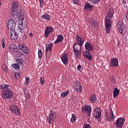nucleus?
<instances>
[{"label": "nucleus", "mask_w": 128, "mask_h": 128, "mask_svg": "<svg viewBox=\"0 0 128 128\" xmlns=\"http://www.w3.org/2000/svg\"><path fill=\"white\" fill-rule=\"evenodd\" d=\"M16 64H13L12 65V67L16 69Z\"/></svg>", "instance_id": "53"}, {"label": "nucleus", "mask_w": 128, "mask_h": 128, "mask_svg": "<svg viewBox=\"0 0 128 128\" xmlns=\"http://www.w3.org/2000/svg\"><path fill=\"white\" fill-rule=\"evenodd\" d=\"M24 18H19V25H18V28L20 30H22L26 28V24L24 23Z\"/></svg>", "instance_id": "11"}, {"label": "nucleus", "mask_w": 128, "mask_h": 128, "mask_svg": "<svg viewBox=\"0 0 128 128\" xmlns=\"http://www.w3.org/2000/svg\"><path fill=\"white\" fill-rule=\"evenodd\" d=\"M82 108L83 112H86L88 116H90V114L92 113V108L90 105H86Z\"/></svg>", "instance_id": "9"}, {"label": "nucleus", "mask_w": 128, "mask_h": 128, "mask_svg": "<svg viewBox=\"0 0 128 128\" xmlns=\"http://www.w3.org/2000/svg\"><path fill=\"white\" fill-rule=\"evenodd\" d=\"M16 18H24V11L20 10L16 12Z\"/></svg>", "instance_id": "23"}, {"label": "nucleus", "mask_w": 128, "mask_h": 128, "mask_svg": "<svg viewBox=\"0 0 128 128\" xmlns=\"http://www.w3.org/2000/svg\"><path fill=\"white\" fill-rule=\"evenodd\" d=\"M72 2H73V4H80V2L78 1V0H72Z\"/></svg>", "instance_id": "46"}, {"label": "nucleus", "mask_w": 128, "mask_h": 128, "mask_svg": "<svg viewBox=\"0 0 128 128\" xmlns=\"http://www.w3.org/2000/svg\"><path fill=\"white\" fill-rule=\"evenodd\" d=\"M18 48L20 50H22L23 52H24V54H28V48L26 46L22 45V44H19Z\"/></svg>", "instance_id": "20"}, {"label": "nucleus", "mask_w": 128, "mask_h": 128, "mask_svg": "<svg viewBox=\"0 0 128 128\" xmlns=\"http://www.w3.org/2000/svg\"><path fill=\"white\" fill-rule=\"evenodd\" d=\"M48 122L50 124L51 122H52L54 120V113L50 112L49 116L48 118Z\"/></svg>", "instance_id": "24"}, {"label": "nucleus", "mask_w": 128, "mask_h": 128, "mask_svg": "<svg viewBox=\"0 0 128 128\" xmlns=\"http://www.w3.org/2000/svg\"><path fill=\"white\" fill-rule=\"evenodd\" d=\"M9 48L11 52H18V48L14 44H10L9 46Z\"/></svg>", "instance_id": "21"}, {"label": "nucleus", "mask_w": 128, "mask_h": 128, "mask_svg": "<svg viewBox=\"0 0 128 128\" xmlns=\"http://www.w3.org/2000/svg\"><path fill=\"white\" fill-rule=\"evenodd\" d=\"M124 4H126V2H124Z\"/></svg>", "instance_id": "60"}, {"label": "nucleus", "mask_w": 128, "mask_h": 128, "mask_svg": "<svg viewBox=\"0 0 128 128\" xmlns=\"http://www.w3.org/2000/svg\"><path fill=\"white\" fill-rule=\"evenodd\" d=\"M13 96L14 92L10 90V89L2 91V97L4 100H10V98H12Z\"/></svg>", "instance_id": "3"}, {"label": "nucleus", "mask_w": 128, "mask_h": 128, "mask_svg": "<svg viewBox=\"0 0 128 128\" xmlns=\"http://www.w3.org/2000/svg\"><path fill=\"white\" fill-rule=\"evenodd\" d=\"M118 28H119V32L120 34H122L124 32V24L122 22H119L118 24Z\"/></svg>", "instance_id": "25"}, {"label": "nucleus", "mask_w": 128, "mask_h": 128, "mask_svg": "<svg viewBox=\"0 0 128 128\" xmlns=\"http://www.w3.org/2000/svg\"><path fill=\"white\" fill-rule=\"evenodd\" d=\"M20 65L18 64H16V69L15 70H18L20 68Z\"/></svg>", "instance_id": "50"}, {"label": "nucleus", "mask_w": 128, "mask_h": 128, "mask_svg": "<svg viewBox=\"0 0 128 128\" xmlns=\"http://www.w3.org/2000/svg\"><path fill=\"white\" fill-rule=\"evenodd\" d=\"M70 94V91H66L65 92H63L61 93L60 96L61 98H66V96H68Z\"/></svg>", "instance_id": "32"}, {"label": "nucleus", "mask_w": 128, "mask_h": 128, "mask_svg": "<svg viewBox=\"0 0 128 128\" xmlns=\"http://www.w3.org/2000/svg\"><path fill=\"white\" fill-rule=\"evenodd\" d=\"M10 85L5 84L0 86V90H10Z\"/></svg>", "instance_id": "27"}, {"label": "nucleus", "mask_w": 128, "mask_h": 128, "mask_svg": "<svg viewBox=\"0 0 128 128\" xmlns=\"http://www.w3.org/2000/svg\"><path fill=\"white\" fill-rule=\"evenodd\" d=\"M10 38L11 40H18V34L16 31L12 30L10 31Z\"/></svg>", "instance_id": "15"}, {"label": "nucleus", "mask_w": 128, "mask_h": 128, "mask_svg": "<svg viewBox=\"0 0 128 128\" xmlns=\"http://www.w3.org/2000/svg\"><path fill=\"white\" fill-rule=\"evenodd\" d=\"M24 96H26V98L28 100V98H30V94L28 93H26L24 92Z\"/></svg>", "instance_id": "48"}, {"label": "nucleus", "mask_w": 128, "mask_h": 128, "mask_svg": "<svg viewBox=\"0 0 128 128\" xmlns=\"http://www.w3.org/2000/svg\"><path fill=\"white\" fill-rule=\"evenodd\" d=\"M83 55L84 58L89 60H92V53L85 51L83 52Z\"/></svg>", "instance_id": "14"}, {"label": "nucleus", "mask_w": 128, "mask_h": 128, "mask_svg": "<svg viewBox=\"0 0 128 128\" xmlns=\"http://www.w3.org/2000/svg\"><path fill=\"white\" fill-rule=\"evenodd\" d=\"M110 64L111 66L118 68V60L117 58H112L110 61Z\"/></svg>", "instance_id": "10"}, {"label": "nucleus", "mask_w": 128, "mask_h": 128, "mask_svg": "<svg viewBox=\"0 0 128 128\" xmlns=\"http://www.w3.org/2000/svg\"><path fill=\"white\" fill-rule=\"evenodd\" d=\"M114 14V10L113 8H110L107 16H106V34H110V26L112 22V16Z\"/></svg>", "instance_id": "1"}, {"label": "nucleus", "mask_w": 128, "mask_h": 128, "mask_svg": "<svg viewBox=\"0 0 128 128\" xmlns=\"http://www.w3.org/2000/svg\"><path fill=\"white\" fill-rule=\"evenodd\" d=\"M16 53V54L17 56L18 57H20V56H22L24 54H22V51H20L18 50H18L17 52H15Z\"/></svg>", "instance_id": "38"}, {"label": "nucleus", "mask_w": 128, "mask_h": 128, "mask_svg": "<svg viewBox=\"0 0 128 128\" xmlns=\"http://www.w3.org/2000/svg\"><path fill=\"white\" fill-rule=\"evenodd\" d=\"M75 44H76L75 45V50H82V46H80L78 43L75 42Z\"/></svg>", "instance_id": "35"}, {"label": "nucleus", "mask_w": 128, "mask_h": 128, "mask_svg": "<svg viewBox=\"0 0 128 128\" xmlns=\"http://www.w3.org/2000/svg\"><path fill=\"white\" fill-rule=\"evenodd\" d=\"M118 94H120V90H118V88H115L113 91L114 98H116V96H118Z\"/></svg>", "instance_id": "28"}, {"label": "nucleus", "mask_w": 128, "mask_h": 128, "mask_svg": "<svg viewBox=\"0 0 128 128\" xmlns=\"http://www.w3.org/2000/svg\"><path fill=\"white\" fill-rule=\"evenodd\" d=\"M124 122H126V119L124 118L120 117L118 118V119L115 122L116 128H122V126H124Z\"/></svg>", "instance_id": "4"}, {"label": "nucleus", "mask_w": 128, "mask_h": 128, "mask_svg": "<svg viewBox=\"0 0 128 128\" xmlns=\"http://www.w3.org/2000/svg\"><path fill=\"white\" fill-rule=\"evenodd\" d=\"M42 18L44 20H50V16L49 15H48L46 14L42 15Z\"/></svg>", "instance_id": "31"}, {"label": "nucleus", "mask_w": 128, "mask_h": 128, "mask_svg": "<svg viewBox=\"0 0 128 128\" xmlns=\"http://www.w3.org/2000/svg\"><path fill=\"white\" fill-rule=\"evenodd\" d=\"M80 68H82V66L81 65H78V66H77V70H80Z\"/></svg>", "instance_id": "51"}, {"label": "nucleus", "mask_w": 128, "mask_h": 128, "mask_svg": "<svg viewBox=\"0 0 128 128\" xmlns=\"http://www.w3.org/2000/svg\"><path fill=\"white\" fill-rule=\"evenodd\" d=\"M30 78H26V82L24 83L25 86H28V82H30Z\"/></svg>", "instance_id": "44"}, {"label": "nucleus", "mask_w": 128, "mask_h": 128, "mask_svg": "<svg viewBox=\"0 0 128 128\" xmlns=\"http://www.w3.org/2000/svg\"><path fill=\"white\" fill-rule=\"evenodd\" d=\"M72 100H78V98L76 97V96H74H74H72Z\"/></svg>", "instance_id": "49"}, {"label": "nucleus", "mask_w": 128, "mask_h": 128, "mask_svg": "<svg viewBox=\"0 0 128 128\" xmlns=\"http://www.w3.org/2000/svg\"><path fill=\"white\" fill-rule=\"evenodd\" d=\"M4 46H6V44L4 43L2 44V48H4Z\"/></svg>", "instance_id": "54"}, {"label": "nucleus", "mask_w": 128, "mask_h": 128, "mask_svg": "<svg viewBox=\"0 0 128 128\" xmlns=\"http://www.w3.org/2000/svg\"><path fill=\"white\" fill-rule=\"evenodd\" d=\"M8 28L10 30V32H12L14 30V28H16V24L14 20L13 19H12L8 21Z\"/></svg>", "instance_id": "7"}, {"label": "nucleus", "mask_w": 128, "mask_h": 128, "mask_svg": "<svg viewBox=\"0 0 128 128\" xmlns=\"http://www.w3.org/2000/svg\"><path fill=\"white\" fill-rule=\"evenodd\" d=\"M2 68L4 72H8V68H6V65L2 64Z\"/></svg>", "instance_id": "40"}, {"label": "nucleus", "mask_w": 128, "mask_h": 128, "mask_svg": "<svg viewBox=\"0 0 128 128\" xmlns=\"http://www.w3.org/2000/svg\"><path fill=\"white\" fill-rule=\"evenodd\" d=\"M29 35L30 36H34V34H32V33H30Z\"/></svg>", "instance_id": "57"}, {"label": "nucleus", "mask_w": 128, "mask_h": 128, "mask_svg": "<svg viewBox=\"0 0 128 128\" xmlns=\"http://www.w3.org/2000/svg\"><path fill=\"white\" fill-rule=\"evenodd\" d=\"M124 4H126V2H124Z\"/></svg>", "instance_id": "59"}, {"label": "nucleus", "mask_w": 128, "mask_h": 128, "mask_svg": "<svg viewBox=\"0 0 128 128\" xmlns=\"http://www.w3.org/2000/svg\"><path fill=\"white\" fill-rule=\"evenodd\" d=\"M61 60L63 62L64 64L66 66L68 64V56L66 54H64L61 57Z\"/></svg>", "instance_id": "18"}, {"label": "nucleus", "mask_w": 128, "mask_h": 128, "mask_svg": "<svg viewBox=\"0 0 128 128\" xmlns=\"http://www.w3.org/2000/svg\"><path fill=\"white\" fill-rule=\"evenodd\" d=\"M62 40H64V36H62V34H58L57 36V38L54 41V44H58L62 42Z\"/></svg>", "instance_id": "19"}, {"label": "nucleus", "mask_w": 128, "mask_h": 128, "mask_svg": "<svg viewBox=\"0 0 128 128\" xmlns=\"http://www.w3.org/2000/svg\"><path fill=\"white\" fill-rule=\"evenodd\" d=\"M40 82L41 84H44V80H46V78H44V76H42L40 77Z\"/></svg>", "instance_id": "41"}, {"label": "nucleus", "mask_w": 128, "mask_h": 128, "mask_svg": "<svg viewBox=\"0 0 128 128\" xmlns=\"http://www.w3.org/2000/svg\"><path fill=\"white\" fill-rule=\"evenodd\" d=\"M97 100L96 96L95 94H92L89 96V100L92 104H96Z\"/></svg>", "instance_id": "17"}, {"label": "nucleus", "mask_w": 128, "mask_h": 128, "mask_svg": "<svg viewBox=\"0 0 128 128\" xmlns=\"http://www.w3.org/2000/svg\"><path fill=\"white\" fill-rule=\"evenodd\" d=\"M126 18L127 20H128V11H127V13L126 14Z\"/></svg>", "instance_id": "56"}, {"label": "nucleus", "mask_w": 128, "mask_h": 128, "mask_svg": "<svg viewBox=\"0 0 128 128\" xmlns=\"http://www.w3.org/2000/svg\"><path fill=\"white\" fill-rule=\"evenodd\" d=\"M110 118L112 120V122H114V119L116 118V116L114 114V112H112V110H111V111L110 112Z\"/></svg>", "instance_id": "30"}, {"label": "nucleus", "mask_w": 128, "mask_h": 128, "mask_svg": "<svg viewBox=\"0 0 128 128\" xmlns=\"http://www.w3.org/2000/svg\"><path fill=\"white\" fill-rule=\"evenodd\" d=\"M85 48L87 52H92L94 50V47L92 45L90 44V43L88 42H87L84 45Z\"/></svg>", "instance_id": "12"}, {"label": "nucleus", "mask_w": 128, "mask_h": 128, "mask_svg": "<svg viewBox=\"0 0 128 128\" xmlns=\"http://www.w3.org/2000/svg\"><path fill=\"white\" fill-rule=\"evenodd\" d=\"M14 78L16 80H18V78H20V74L16 73L14 74Z\"/></svg>", "instance_id": "43"}, {"label": "nucleus", "mask_w": 128, "mask_h": 128, "mask_svg": "<svg viewBox=\"0 0 128 128\" xmlns=\"http://www.w3.org/2000/svg\"><path fill=\"white\" fill-rule=\"evenodd\" d=\"M2 44H4L6 40H4V38H2Z\"/></svg>", "instance_id": "52"}, {"label": "nucleus", "mask_w": 128, "mask_h": 128, "mask_svg": "<svg viewBox=\"0 0 128 128\" xmlns=\"http://www.w3.org/2000/svg\"><path fill=\"white\" fill-rule=\"evenodd\" d=\"M16 62L17 63V64H19L20 66H22V60L20 58H18L16 60Z\"/></svg>", "instance_id": "36"}, {"label": "nucleus", "mask_w": 128, "mask_h": 128, "mask_svg": "<svg viewBox=\"0 0 128 128\" xmlns=\"http://www.w3.org/2000/svg\"><path fill=\"white\" fill-rule=\"evenodd\" d=\"M94 8V6L90 4L88 2H86L84 6V10H92Z\"/></svg>", "instance_id": "26"}, {"label": "nucleus", "mask_w": 128, "mask_h": 128, "mask_svg": "<svg viewBox=\"0 0 128 128\" xmlns=\"http://www.w3.org/2000/svg\"><path fill=\"white\" fill-rule=\"evenodd\" d=\"M90 2L91 4H98L100 3V0H88Z\"/></svg>", "instance_id": "33"}, {"label": "nucleus", "mask_w": 128, "mask_h": 128, "mask_svg": "<svg viewBox=\"0 0 128 128\" xmlns=\"http://www.w3.org/2000/svg\"><path fill=\"white\" fill-rule=\"evenodd\" d=\"M90 24L92 26L93 28H96V21H92L90 22Z\"/></svg>", "instance_id": "39"}, {"label": "nucleus", "mask_w": 128, "mask_h": 128, "mask_svg": "<svg viewBox=\"0 0 128 128\" xmlns=\"http://www.w3.org/2000/svg\"><path fill=\"white\" fill-rule=\"evenodd\" d=\"M106 120H108V122H112V120H110V118H106Z\"/></svg>", "instance_id": "55"}, {"label": "nucleus", "mask_w": 128, "mask_h": 128, "mask_svg": "<svg viewBox=\"0 0 128 128\" xmlns=\"http://www.w3.org/2000/svg\"><path fill=\"white\" fill-rule=\"evenodd\" d=\"M92 114L96 120H100L102 118V109L100 108H96L95 110L93 112Z\"/></svg>", "instance_id": "5"}, {"label": "nucleus", "mask_w": 128, "mask_h": 128, "mask_svg": "<svg viewBox=\"0 0 128 128\" xmlns=\"http://www.w3.org/2000/svg\"><path fill=\"white\" fill-rule=\"evenodd\" d=\"M110 82L112 84H116V79L114 78H110Z\"/></svg>", "instance_id": "42"}, {"label": "nucleus", "mask_w": 128, "mask_h": 128, "mask_svg": "<svg viewBox=\"0 0 128 128\" xmlns=\"http://www.w3.org/2000/svg\"><path fill=\"white\" fill-rule=\"evenodd\" d=\"M54 28L52 26H47L44 30V35L46 38H48V36H50L52 32H54Z\"/></svg>", "instance_id": "8"}, {"label": "nucleus", "mask_w": 128, "mask_h": 128, "mask_svg": "<svg viewBox=\"0 0 128 128\" xmlns=\"http://www.w3.org/2000/svg\"><path fill=\"white\" fill-rule=\"evenodd\" d=\"M72 116L70 120V122H76V116L74 114H72Z\"/></svg>", "instance_id": "34"}, {"label": "nucleus", "mask_w": 128, "mask_h": 128, "mask_svg": "<svg viewBox=\"0 0 128 128\" xmlns=\"http://www.w3.org/2000/svg\"><path fill=\"white\" fill-rule=\"evenodd\" d=\"M76 43H74L73 46V49L74 50V54L76 58L80 59V50H76Z\"/></svg>", "instance_id": "13"}, {"label": "nucleus", "mask_w": 128, "mask_h": 128, "mask_svg": "<svg viewBox=\"0 0 128 128\" xmlns=\"http://www.w3.org/2000/svg\"><path fill=\"white\" fill-rule=\"evenodd\" d=\"M18 2H14L13 4H12L11 8L12 10L10 12V14H11V18H14V14H16V10L18 8Z\"/></svg>", "instance_id": "2"}, {"label": "nucleus", "mask_w": 128, "mask_h": 128, "mask_svg": "<svg viewBox=\"0 0 128 128\" xmlns=\"http://www.w3.org/2000/svg\"><path fill=\"white\" fill-rule=\"evenodd\" d=\"M75 88L77 92H82V86L78 84L75 86Z\"/></svg>", "instance_id": "29"}, {"label": "nucleus", "mask_w": 128, "mask_h": 128, "mask_svg": "<svg viewBox=\"0 0 128 128\" xmlns=\"http://www.w3.org/2000/svg\"><path fill=\"white\" fill-rule=\"evenodd\" d=\"M76 40L78 44L80 46H82V44H84V39L80 38L78 34L76 35Z\"/></svg>", "instance_id": "16"}, {"label": "nucleus", "mask_w": 128, "mask_h": 128, "mask_svg": "<svg viewBox=\"0 0 128 128\" xmlns=\"http://www.w3.org/2000/svg\"><path fill=\"white\" fill-rule=\"evenodd\" d=\"M38 58H42V50L38 51Z\"/></svg>", "instance_id": "37"}, {"label": "nucleus", "mask_w": 128, "mask_h": 128, "mask_svg": "<svg viewBox=\"0 0 128 128\" xmlns=\"http://www.w3.org/2000/svg\"><path fill=\"white\" fill-rule=\"evenodd\" d=\"M2 6V2L0 1V8Z\"/></svg>", "instance_id": "58"}, {"label": "nucleus", "mask_w": 128, "mask_h": 128, "mask_svg": "<svg viewBox=\"0 0 128 128\" xmlns=\"http://www.w3.org/2000/svg\"><path fill=\"white\" fill-rule=\"evenodd\" d=\"M9 110L12 114L20 116V109L18 106L15 105L10 106L9 107Z\"/></svg>", "instance_id": "6"}, {"label": "nucleus", "mask_w": 128, "mask_h": 128, "mask_svg": "<svg viewBox=\"0 0 128 128\" xmlns=\"http://www.w3.org/2000/svg\"><path fill=\"white\" fill-rule=\"evenodd\" d=\"M90 124H84L83 128H91Z\"/></svg>", "instance_id": "45"}, {"label": "nucleus", "mask_w": 128, "mask_h": 128, "mask_svg": "<svg viewBox=\"0 0 128 128\" xmlns=\"http://www.w3.org/2000/svg\"><path fill=\"white\" fill-rule=\"evenodd\" d=\"M39 2H40V8H42V6H44V0H39Z\"/></svg>", "instance_id": "47"}, {"label": "nucleus", "mask_w": 128, "mask_h": 128, "mask_svg": "<svg viewBox=\"0 0 128 128\" xmlns=\"http://www.w3.org/2000/svg\"><path fill=\"white\" fill-rule=\"evenodd\" d=\"M46 46V54H48V52H51L52 46H54V44L53 43H50L49 44H48Z\"/></svg>", "instance_id": "22"}]
</instances>
